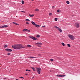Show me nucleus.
<instances>
[{"mask_svg":"<svg viewBox=\"0 0 80 80\" xmlns=\"http://www.w3.org/2000/svg\"><path fill=\"white\" fill-rule=\"evenodd\" d=\"M12 47L15 49H20L23 48V47L22 46V45L21 44H18L15 46H12Z\"/></svg>","mask_w":80,"mask_h":80,"instance_id":"1","label":"nucleus"},{"mask_svg":"<svg viewBox=\"0 0 80 80\" xmlns=\"http://www.w3.org/2000/svg\"><path fill=\"white\" fill-rule=\"evenodd\" d=\"M68 37L71 40H74V39L75 38V37L72 35L69 34L68 35Z\"/></svg>","mask_w":80,"mask_h":80,"instance_id":"2","label":"nucleus"},{"mask_svg":"<svg viewBox=\"0 0 80 80\" xmlns=\"http://www.w3.org/2000/svg\"><path fill=\"white\" fill-rule=\"evenodd\" d=\"M41 68H37V71L39 74H40V71Z\"/></svg>","mask_w":80,"mask_h":80,"instance_id":"3","label":"nucleus"},{"mask_svg":"<svg viewBox=\"0 0 80 80\" xmlns=\"http://www.w3.org/2000/svg\"><path fill=\"white\" fill-rule=\"evenodd\" d=\"M29 38H32V40H38V39L36 38L35 37H34L33 36H30Z\"/></svg>","mask_w":80,"mask_h":80,"instance_id":"4","label":"nucleus"},{"mask_svg":"<svg viewBox=\"0 0 80 80\" xmlns=\"http://www.w3.org/2000/svg\"><path fill=\"white\" fill-rule=\"evenodd\" d=\"M75 26H76V28H78L79 27V23L76 22L75 23Z\"/></svg>","mask_w":80,"mask_h":80,"instance_id":"5","label":"nucleus"},{"mask_svg":"<svg viewBox=\"0 0 80 80\" xmlns=\"http://www.w3.org/2000/svg\"><path fill=\"white\" fill-rule=\"evenodd\" d=\"M5 50L6 51H7L8 52H12V50L10 49H5Z\"/></svg>","mask_w":80,"mask_h":80,"instance_id":"6","label":"nucleus"},{"mask_svg":"<svg viewBox=\"0 0 80 80\" xmlns=\"http://www.w3.org/2000/svg\"><path fill=\"white\" fill-rule=\"evenodd\" d=\"M65 75H57V77H65Z\"/></svg>","mask_w":80,"mask_h":80,"instance_id":"7","label":"nucleus"},{"mask_svg":"<svg viewBox=\"0 0 80 80\" xmlns=\"http://www.w3.org/2000/svg\"><path fill=\"white\" fill-rule=\"evenodd\" d=\"M7 27H8V26L6 25L3 26L2 27H0V28H7Z\"/></svg>","mask_w":80,"mask_h":80,"instance_id":"8","label":"nucleus"},{"mask_svg":"<svg viewBox=\"0 0 80 80\" xmlns=\"http://www.w3.org/2000/svg\"><path fill=\"white\" fill-rule=\"evenodd\" d=\"M31 23H32V25H36V24L35 23L33 22H32Z\"/></svg>","mask_w":80,"mask_h":80,"instance_id":"9","label":"nucleus"},{"mask_svg":"<svg viewBox=\"0 0 80 80\" xmlns=\"http://www.w3.org/2000/svg\"><path fill=\"white\" fill-rule=\"evenodd\" d=\"M27 29H24L22 30L23 32H26V31L27 32Z\"/></svg>","mask_w":80,"mask_h":80,"instance_id":"10","label":"nucleus"},{"mask_svg":"<svg viewBox=\"0 0 80 80\" xmlns=\"http://www.w3.org/2000/svg\"><path fill=\"white\" fill-rule=\"evenodd\" d=\"M14 24H15V25H18V24H17V23H16V22H12Z\"/></svg>","mask_w":80,"mask_h":80,"instance_id":"11","label":"nucleus"},{"mask_svg":"<svg viewBox=\"0 0 80 80\" xmlns=\"http://www.w3.org/2000/svg\"><path fill=\"white\" fill-rule=\"evenodd\" d=\"M37 45H42V43L41 42H38L36 43V45H37Z\"/></svg>","mask_w":80,"mask_h":80,"instance_id":"12","label":"nucleus"},{"mask_svg":"<svg viewBox=\"0 0 80 80\" xmlns=\"http://www.w3.org/2000/svg\"><path fill=\"white\" fill-rule=\"evenodd\" d=\"M35 25V27H37V28H38L40 27V25Z\"/></svg>","mask_w":80,"mask_h":80,"instance_id":"13","label":"nucleus"},{"mask_svg":"<svg viewBox=\"0 0 80 80\" xmlns=\"http://www.w3.org/2000/svg\"><path fill=\"white\" fill-rule=\"evenodd\" d=\"M54 27L55 28H57V29L58 30L60 28H58V27L57 26H55Z\"/></svg>","mask_w":80,"mask_h":80,"instance_id":"14","label":"nucleus"},{"mask_svg":"<svg viewBox=\"0 0 80 80\" xmlns=\"http://www.w3.org/2000/svg\"><path fill=\"white\" fill-rule=\"evenodd\" d=\"M29 15L30 16V17H33V16H34V15L32 14V15H30V14H29Z\"/></svg>","mask_w":80,"mask_h":80,"instance_id":"15","label":"nucleus"},{"mask_svg":"<svg viewBox=\"0 0 80 80\" xmlns=\"http://www.w3.org/2000/svg\"><path fill=\"white\" fill-rule=\"evenodd\" d=\"M58 30L60 32H62V29H60V28H59Z\"/></svg>","mask_w":80,"mask_h":80,"instance_id":"16","label":"nucleus"},{"mask_svg":"<svg viewBox=\"0 0 80 80\" xmlns=\"http://www.w3.org/2000/svg\"><path fill=\"white\" fill-rule=\"evenodd\" d=\"M28 58H35V57H29Z\"/></svg>","mask_w":80,"mask_h":80,"instance_id":"17","label":"nucleus"},{"mask_svg":"<svg viewBox=\"0 0 80 80\" xmlns=\"http://www.w3.org/2000/svg\"><path fill=\"white\" fill-rule=\"evenodd\" d=\"M31 68L33 70V71H35V69L34 68Z\"/></svg>","mask_w":80,"mask_h":80,"instance_id":"18","label":"nucleus"},{"mask_svg":"<svg viewBox=\"0 0 80 80\" xmlns=\"http://www.w3.org/2000/svg\"><path fill=\"white\" fill-rule=\"evenodd\" d=\"M27 47H28L30 48V47H31V46L30 45H27Z\"/></svg>","mask_w":80,"mask_h":80,"instance_id":"19","label":"nucleus"},{"mask_svg":"<svg viewBox=\"0 0 80 80\" xmlns=\"http://www.w3.org/2000/svg\"><path fill=\"white\" fill-rule=\"evenodd\" d=\"M66 3H67V4H69L70 3V2L68 1H67L66 2Z\"/></svg>","mask_w":80,"mask_h":80,"instance_id":"20","label":"nucleus"},{"mask_svg":"<svg viewBox=\"0 0 80 80\" xmlns=\"http://www.w3.org/2000/svg\"><path fill=\"white\" fill-rule=\"evenodd\" d=\"M61 44L63 45V46H65V44L63 42H62Z\"/></svg>","mask_w":80,"mask_h":80,"instance_id":"21","label":"nucleus"},{"mask_svg":"<svg viewBox=\"0 0 80 80\" xmlns=\"http://www.w3.org/2000/svg\"><path fill=\"white\" fill-rule=\"evenodd\" d=\"M35 11H37V12H38V11H39V10L38 9H36L35 10Z\"/></svg>","mask_w":80,"mask_h":80,"instance_id":"22","label":"nucleus"},{"mask_svg":"<svg viewBox=\"0 0 80 80\" xmlns=\"http://www.w3.org/2000/svg\"><path fill=\"white\" fill-rule=\"evenodd\" d=\"M68 47H70V45L69 44H68Z\"/></svg>","mask_w":80,"mask_h":80,"instance_id":"23","label":"nucleus"},{"mask_svg":"<svg viewBox=\"0 0 80 80\" xmlns=\"http://www.w3.org/2000/svg\"><path fill=\"white\" fill-rule=\"evenodd\" d=\"M58 20V19H57V18H55V21H57Z\"/></svg>","mask_w":80,"mask_h":80,"instance_id":"24","label":"nucleus"},{"mask_svg":"<svg viewBox=\"0 0 80 80\" xmlns=\"http://www.w3.org/2000/svg\"><path fill=\"white\" fill-rule=\"evenodd\" d=\"M4 48H7V45H5L4 47Z\"/></svg>","mask_w":80,"mask_h":80,"instance_id":"25","label":"nucleus"},{"mask_svg":"<svg viewBox=\"0 0 80 80\" xmlns=\"http://www.w3.org/2000/svg\"><path fill=\"white\" fill-rule=\"evenodd\" d=\"M50 61H51V62H53V60L52 59H50Z\"/></svg>","mask_w":80,"mask_h":80,"instance_id":"26","label":"nucleus"},{"mask_svg":"<svg viewBox=\"0 0 80 80\" xmlns=\"http://www.w3.org/2000/svg\"><path fill=\"white\" fill-rule=\"evenodd\" d=\"M22 4H24V1H22Z\"/></svg>","mask_w":80,"mask_h":80,"instance_id":"27","label":"nucleus"},{"mask_svg":"<svg viewBox=\"0 0 80 80\" xmlns=\"http://www.w3.org/2000/svg\"><path fill=\"white\" fill-rule=\"evenodd\" d=\"M40 36L39 35H38L37 36V37L38 38H39V37H40Z\"/></svg>","mask_w":80,"mask_h":80,"instance_id":"28","label":"nucleus"},{"mask_svg":"<svg viewBox=\"0 0 80 80\" xmlns=\"http://www.w3.org/2000/svg\"><path fill=\"white\" fill-rule=\"evenodd\" d=\"M26 21H30V20H29V19H26Z\"/></svg>","mask_w":80,"mask_h":80,"instance_id":"29","label":"nucleus"},{"mask_svg":"<svg viewBox=\"0 0 80 80\" xmlns=\"http://www.w3.org/2000/svg\"><path fill=\"white\" fill-rule=\"evenodd\" d=\"M27 32H30V30L27 29Z\"/></svg>","mask_w":80,"mask_h":80,"instance_id":"30","label":"nucleus"},{"mask_svg":"<svg viewBox=\"0 0 80 80\" xmlns=\"http://www.w3.org/2000/svg\"><path fill=\"white\" fill-rule=\"evenodd\" d=\"M49 15L50 16H51V15H52V13H50L49 14Z\"/></svg>","mask_w":80,"mask_h":80,"instance_id":"31","label":"nucleus"},{"mask_svg":"<svg viewBox=\"0 0 80 80\" xmlns=\"http://www.w3.org/2000/svg\"><path fill=\"white\" fill-rule=\"evenodd\" d=\"M26 24H28V25H29V22H27Z\"/></svg>","mask_w":80,"mask_h":80,"instance_id":"32","label":"nucleus"},{"mask_svg":"<svg viewBox=\"0 0 80 80\" xmlns=\"http://www.w3.org/2000/svg\"><path fill=\"white\" fill-rule=\"evenodd\" d=\"M7 55H10V53H8Z\"/></svg>","mask_w":80,"mask_h":80,"instance_id":"33","label":"nucleus"},{"mask_svg":"<svg viewBox=\"0 0 80 80\" xmlns=\"http://www.w3.org/2000/svg\"><path fill=\"white\" fill-rule=\"evenodd\" d=\"M60 12V10H58L57 11V12Z\"/></svg>","mask_w":80,"mask_h":80,"instance_id":"34","label":"nucleus"},{"mask_svg":"<svg viewBox=\"0 0 80 80\" xmlns=\"http://www.w3.org/2000/svg\"><path fill=\"white\" fill-rule=\"evenodd\" d=\"M20 78H23V77H20Z\"/></svg>","mask_w":80,"mask_h":80,"instance_id":"35","label":"nucleus"},{"mask_svg":"<svg viewBox=\"0 0 80 80\" xmlns=\"http://www.w3.org/2000/svg\"><path fill=\"white\" fill-rule=\"evenodd\" d=\"M21 12H23V13H25V12H24V11H21Z\"/></svg>","mask_w":80,"mask_h":80,"instance_id":"36","label":"nucleus"},{"mask_svg":"<svg viewBox=\"0 0 80 80\" xmlns=\"http://www.w3.org/2000/svg\"><path fill=\"white\" fill-rule=\"evenodd\" d=\"M45 27V26H42V27L43 28H44Z\"/></svg>","mask_w":80,"mask_h":80,"instance_id":"37","label":"nucleus"},{"mask_svg":"<svg viewBox=\"0 0 80 80\" xmlns=\"http://www.w3.org/2000/svg\"><path fill=\"white\" fill-rule=\"evenodd\" d=\"M28 69H27V70H26V72H27V71H28Z\"/></svg>","mask_w":80,"mask_h":80,"instance_id":"38","label":"nucleus"},{"mask_svg":"<svg viewBox=\"0 0 80 80\" xmlns=\"http://www.w3.org/2000/svg\"><path fill=\"white\" fill-rule=\"evenodd\" d=\"M26 75H28V74H25Z\"/></svg>","mask_w":80,"mask_h":80,"instance_id":"39","label":"nucleus"},{"mask_svg":"<svg viewBox=\"0 0 80 80\" xmlns=\"http://www.w3.org/2000/svg\"><path fill=\"white\" fill-rule=\"evenodd\" d=\"M28 72H30V70H28Z\"/></svg>","mask_w":80,"mask_h":80,"instance_id":"40","label":"nucleus"},{"mask_svg":"<svg viewBox=\"0 0 80 80\" xmlns=\"http://www.w3.org/2000/svg\"><path fill=\"white\" fill-rule=\"evenodd\" d=\"M33 78H34V77H33L32 78V79H33Z\"/></svg>","mask_w":80,"mask_h":80,"instance_id":"41","label":"nucleus"},{"mask_svg":"<svg viewBox=\"0 0 80 80\" xmlns=\"http://www.w3.org/2000/svg\"><path fill=\"white\" fill-rule=\"evenodd\" d=\"M54 8V6H52V8Z\"/></svg>","mask_w":80,"mask_h":80,"instance_id":"42","label":"nucleus"},{"mask_svg":"<svg viewBox=\"0 0 80 80\" xmlns=\"http://www.w3.org/2000/svg\"><path fill=\"white\" fill-rule=\"evenodd\" d=\"M16 80H18V79H16Z\"/></svg>","mask_w":80,"mask_h":80,"instance_id":"43","label":"nucleus"},{"mask_svg":"<svg viewBox=\"0 0 80 80\" xmlns=\"http://www.w3.org/2000/svg\"><path fill=\"white\" fill-rule=\"evenodd\" d=\"M32 0V1H33V0Z\"/></svg>","mask_w":80,"mask_h":80,"instance_id":"44","label":"nucleus"},{"mask_svg":"<svg viewBox=\"0 0 80 80\" xmlns=\"http://www.w3.org/2000/svg\"><path fill=\"white\" fill-rule=\"evenodd\" d=\"M38 47H40V46H39V45H38Z\"/></svg>","mask_w":80,"mask_h":80,"instance_id":"45","label":"nucleus"}]
</instances>
